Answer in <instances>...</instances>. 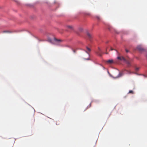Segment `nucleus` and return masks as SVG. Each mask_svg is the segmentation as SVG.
<instances>
[{
	"instance_id": "nucleus-1",
	"label": "nucleus",
	"mask_w": 147,
	"mask_h": 147,
	"mask_svg": "<svg viewBox=\"0 0 147 147\" xmlns=\"http://www.w3.org/2000/svg\"><path fill=\"white\" fill-rule=\"evenodd\" d=\"M117 58L120 60H123L124 61H126V59L123 57H118Z\"/></svg>"
},
{
	"instance_id": "nucleus-2",
	"label": "nucleus",
	"mask_w": 147,
	"mask_h": 147,
	"mask_svg": "<svg viewBox=\"0 0 147 147\" xmlns=\"http://www.w3.org/2000/svg\"><path fill=\"white\" fill-rule=\"evenodd\" d=\"M54 40L55 42L58 43H60L62 41V40L61 39H57L55 38H54Z\"/></svg>"
},
{
	"instance_id": "nucleus-3",
	"label": "nucleus",
	"mask_w": 147,
	"mask_h": 147,
	"mask_svg": "<svg viewBox=\"0 0 147 147\" xmlns=\"http://www.w3.org/2000/svg\"><path fill=\"white\" fill-rule=\"evenodd\" d=\"M97 54L100 56H101V51L100 49V48H98V51L97 52Z\"/></svg>"
},
{
	"instance_id": "nucleus-4",
	"label": "nucleus",
	"mask_w": 147,
	"mask_h": 147,
	"mask_svg": "<svg viewBox=\"0 0 147 147\" xmlns=\"http://www.w3.org/2000/svg\"><path fill=\"white\" fill-rule=\"evenodd\" d=\"M87 34L88 38L89 39H91L92 37V35L88 32H87Z\"/></svg>"
},
{
	"instance_id": "nucleus-5",
	"label": "nucleus",
	"mask_w": 147,
	"mask_h": 147,
	"mask_svg": "<svg viewBox=\"0 0 147 147\" xmlns=\"http://www.w3.org/2000/svg\"><path fill=\"white\" fill-rule=\"evenodd\" d=\"M123 75V73L122 72H120L118 75L115 78H117L121 77Z\"/></svg>"
},
{
	"instance_id": "nucleus-6",
	"label": "nucleus",
	"mask_w": 147,
	"mask_h": 147,
	"mask_svg": "<svg viewBox=\"0 0 147 147\" xmlns=\"http://www.w3.org/2000/svg\"><path fill=\"white\" fill-rule=\"evenodd\" d=\"M107 62L109 63H113V60H109L107 61Z\"/></svg>"
},
{
	"instance_id": "nucleus-7",
	"label": "nucleus",
	"mask_w": 147,
	"mask_h": 147,
	"mask_svg": "<svg viewBox=\"0 0 147 147\" xmlns=\"http://www.w3.org/2000/svg\"><path fill=\"white\" fill-rule=\"evenodd\" d=\"M137 49L140 51H141L143 50V49L142 47L139 46H138L137 47Z\"/></svg>"
},
{
	"instance_id": "nucleus-8",
	"label": "nucleus",
	"mask_w": 147,
	"mask_h": 147,
	"mask_svg": "<svg viewBox=\"0 0 147 147\" xmlns=\"http://www.w3.org/2000/svg\"><path fill=\"white\" fill-rule=\"evenodd\" d=\"M67 27L68 28L71 30H72L73 29V27L71 26L67 25Z\"/></svg>"
},
{
	"instance_id": "nucleus-9",
	"label": "nucleus",
	"mask_w": 147,
	"mask_h": 147,
	"mask_svg": "<svg viewBox=\"0 0 147 147\" xmlns=\"http://www.w3.org/2000/svg\"><path fill=\"white\" fill-rule=\"evenodd\" d=\"M126 62L128 65V66H129L130 65V63L128 61H127Z\"/></svg>"
},
{
	"instance_id": "nucleus-10",
	"label": "nucleus",
	"mask_w": 147,
	"mask_h": 147,
	"mask_svg": "<svg viewBox=\"0 0 147 147\" xmlns=\"http://www.w3.org/2000/svg\"><path fill=\"white\" fill-rule=\"evenodd\" d=\"M86 48L88 51H89V52H90V51L91 50L88 47H87Z\"/></svg>"
},
{
	"instance_id": "nucleus-11",
	"label": "nucleus",
	"mask_w": 147,
	"mask_h": 147,
	"mask_svg": "<svg viewBox=\"0 0 147 147\" xmlns=\"http://www.w3.org/2000/svg\"><path fill=\"white\" fill-rule=\"evenodd\" d=\"M129 93L133 94V91H132V90H130L129 91Z\"/></svg>"
},
{
	"instance_id": "nucleus-12",
	"label": "nucleus",
	"mask_w": 147,
	"mask_h": 147,
	"mask_svg": "<svg viewBox=\"0 0 147 147\" xmlns=\"http://www.w3.org/2000/svg\"><path fill=\"white\" fill-rule=\"evenodd\" d=\"M139 69V68H138V67H136L135 69V70L136 71H138Z\"/></svg>"
},
{
	"instance_id": "nucleus-13",
	"label": "nucleus",
	"mask_w": 147,
	"mask_h": 147,
	"mask_svg": "<svg viewBox=\"0 0 147 147\" xmlns=\"http://www.w3.org/2000/svg\"><path fill=\"white\" fill-rule=\"evenodd\" d=\"M96 18H97V19L98 20H100V17L99 16H96Z\"/></svg>"
},
{
	"instance_id": "nucleus-14",
	"label": "nucleus",
	"mask_w": 147,
	"mask_h": 147,
	"mask_svg": "<svg viewBox=\"0 0 147 147\" xmlns=\"http://www.w3.org/2000/svg\"><path fill=\"white\" fill-rule=\"evenodd\" d=\"M115 50V49H113V48H112V47H111V51H112V50ZM116 51H117V50H116Z\"/></svg>"
},
{
	"instance_id": "nucleus-15",
	"label": "nucleus",
	"mask_w": 147,
	"mask_h": 147,
	"mask_svg": "<svg viewBox=\"0 0 147 147\" xmlns=\"http://www.w3.org/2000/svg\"><path fill=\"white\" fill-rule=\"evenodd\" d=\"M125 51L127 53H128V52H129V51L127 49H125Z\"/></svg>"
},
{
	"instance_id": "nucleus-16",
	"label": "nucleus",
	"mask_w": 147,
	"mask_h": 147,
	"mask_svg": "<svg viewBox=\"0 0 147 147\" xmlns=\"http://www.w3.org/2000/svg\"><path fill=\"white\" fill-rule=\"evenodd\" d=\"M3 32L4 33H5V32H8V31H4Z\"/></svg>"
},
{
	"instance_id": "nucleus-17",
	"label": "nucleus",
	"mask_w": 147,
	"mask_h": 147,
	"mask_svg": "<svg viewBox=\"0 0 147 147\" xmlns=\"http://www.w3.org/2000/svg\"><path fill=\"white\" fill-rule=\"evenodd\" d=\"M73 51L74 52V53H76V51L74 50H73Z\"/></svg>"
},
{
	"instance_id": "nucleus-18",
	"label": "nucleus",
	"mask_w": 147,
	"mask_h": 147,
	"mask_svg": "<svg viewBox=\"0 0 147 147\" xmlns=\"http://www.w3.org/2000/svg\"><path fill=\"white\" fill-rule=\"evenodd\" d=\"M82 28H81L80 29V31H82Z\"/></svg>"
},
{
	"instance_id": "nucleus-19",
	"label": "nucleus",
	"mask_w": 147,
	"mask_h": 147,
	"mask_svg": "<svg viewBox=\"0 0 147 147\" xmlns=\"http://www.w3.org/2000/svg\"><path fill=\"white\" fill-rule=\"evenodd\" d=\"M86 53H88L86 51Z\"/></svg>"
},
{
	"instance_id": "nucleus-20",
	"label": "nucleus",
	"mask_w": 147,
	"mask_h": 147,
	"mask_svg": "<svg viewBox=\"0 0 147 147\" xmlns=\"http://www.w3.org/2000/svg\"><path fill=\"white\" fill-rule=\"evenodd\" d=\"M87 59V60H88V59Z\"/></svg>"
}]
</instances>
